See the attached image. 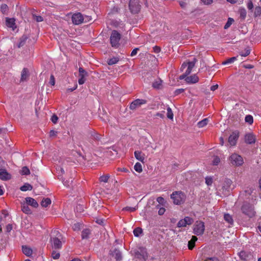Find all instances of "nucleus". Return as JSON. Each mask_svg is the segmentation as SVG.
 Listing matches in <instances>:
<instances>
[{
  "instance_id": "obj_1",
  "label": "nucleus",
  "mask_w": 261,
  "mask_h": 261,
  "mask_svg": "<svg viewBox=\"0 0 261 261\" xmlns=\"http://www.w3.org/2000/svg\"><path fill=\"white\" fill-rule=\"evenodd\" d=\"M240 210L242 213L249 218H252L256 215L254 205L248 202H243Z\"/></svg>"
},
{
  "instance_id": "obj_2",
  "label": "nucleus",
  "mask_w": 261,
  "mask_h": 261,
  "mask_svg": "<svg viewBox=\"0 0 261 261\" xmlns=\"http://www.w3.org/2000/svg\"><path fill=\"white\" fill-rule=\"evenodd\" d=\"M170 198L172 199L174 204L180 205L185 202L186 195L181 191H174L171 194Z\"/></svg>"
},
{
  "instance_id": "obj_3",
  "label": "nucleus",
  "mask_w": 261,
  "mask_h": 261,
  "mask_svg": "<svg viewBox=\"0 0 261 261\" xmlns=\"http://www.w3.org/2000/svg\"><path fill=\"white\" fill-rule=\"evenodd\" d=\"M120 38V34L116 30L113 31L110 37V42L112 46L116 48L118 47L119 45Z\"/></svg>"
},
{
  "instance_id": "obj_4",
  "label": "nucleus",
  "mask_w": 261,
  "mask_h": 261,
  "mask_svg": "<svg viewBox=\"0 0 261 261\" xmlns=\"http://www.w3.org/2000/svg\"><path fill=\"white\" fill-rule=\"evenodd\" d=\"M229 160L231 164L235 166H240L244 163L242 157L236 153L232 154L229 157Z\"/></svg>"
},
{
  "instance_id": "obj_5",
  "label": "nucleus",
  "mask_w": 261,
  "mask_h": 261,
  "mask_svg": "<svg viewBox=\"0 0 261 261\" xmlns=\"http://www.w3.org/2000/svg\"><path fill=\"white\" fill-rule=\"evenodd\" d=\"M129 10L132 13H138L141 9V5L138 0H130L129 3Z\"/></svg>"
},
{
  "instance_id": "obj_6",
  "label": "nucleus",
  "mask_w": 261,
  "mask_h": 261,
  "mask_svg": "<svg viewBox=\"0 0 261 261\" xmlns=\"http://www.w3.org/2000/svg\"><path fill=\"white\" fill-rule=\"evenodd\" d=\"M205 229L204 223L202 221H196L194 227V232L197 236L202 235Z\"/></svg>"
},
{
  "instance_id": "obj_7",
  "label": "nucleus",
  "mask_w": 261,
  "mask_h": 261,
  "mask_svg": "<svg viewBox=\"0 0 261 261\" xmlns=\"http://www.w3.org/2000/svg\"><path fill=\"white\" fill-rule=\"evenodd\" d=\"M197 62V59L195 58H194L193 60L191 61L190 63H189V66L186 69L185 72L182 75H180L179 77V80L185 79L186 80V78L188 76L189 74L192 71L193 68L195 66L196 63Z\"/></svg>"
},
{
  "instance_id": "obj_8",
  "label": "nucleus",
  "mask_w": 261,
  "mask_h": 261,
  "mask_svg": "<svg viewBox=\"0 0 261 261\" xmlns=\"http://www.w3.org/2000/svg\"><path fill=\"white\" fill-rule=\"evenodd\" d=\"M147 103V100L145 99H137L134 100L130 104L129 109L132 110H135L136 109L140 107L141 105L146 104Z\"/></svg>"
},
{
  "instance_id": "obj_9",
  "label": "nucleus",
  "mask_w": 261,
  "mask_h": 261,
  "mask_svg": "<svg viewBox=\"0 0 261 261\" xmlns=\"http://www.w3.org/2000/svg\"><path fill=\"white\" fill-rule=\"evenodd\" d=\"M110 255L114 257L117 261L122 260V256L121 251L116 248L112 247L110 251Z\"/></svg>"
},
{
  "instance_id": "obj_10",
  "label": "nucleus",
  "mask_w": 261,
  "mask_h": 261,
  "mask_svg": "<svg viewBox=\"0 0 261 261\" xmlns=\"http://www.w3.org/2000/svg\"><path fill=\"white\" fill-rule=\"evenodd\" d=\"M232 185V181L231 179L225 178L222 180V190L223 192H227L229 193L231 186Z\"/></svg>"
},
{
  "instance_id": "obj_11",
  "label": "nucleus",
  "mask_w": 261,
  "mask_h": 261,
  "mask_svg": "<svg viewBox=\"0 0 261 261\" xmlns=\"http://www.w3.org/2000/svg\"><path fill=\"white\" fill-rule=\"evenodd\" d=\"M79 79L78 81L80 85H83L86 81V77L88 76V72L82 67L79 69Z\"/></svg>"
},
{
  "instance_id": "obj_12",
  "label": "nucleus",
  "mask_w": 261,
  "mask_h": 261,
  "mask_svg": "<svg viewBox=\"0 0 261 261\" xmlns=\"http://www.w3.org/2000/svg\"><path fill=\"white\" fill-rule=\"evenodd\" d=\"M193 219L189 217H186L184 219L179 221L177 223L178 227H186L187 225H191L193 223Z\"/></svg>"
},
{
  "instance_id": "obj_13",
  "label": "nucleus",
  "mask_w": 261,
  "mask_h": 261,
  "mask_svg": "<svg viewBox=\"0 0 261 261\" xmlns=\"http://www.w3.org/2000/svg\"><path fill=\"white\" fill-rule=\"evenodd\" d=\"M239 137V133L238 131L236 130L233 132L230 135L228 139V142L230 145L234 146L236 144L237 141Z\"/></svg>"
},
{
  "instance_id": "obj_14",
  "label": "nucleus",
  "mask_w": 261,
  "mask_h": 261,
  "mask_svg": "<svg viewBox=\"0 0 261 261\" xmlns=\"http://www.w3.org/2000/svg\"><path fill=\"white\" fill-rule=\"evenodd\" d=\"M59 236L51 237L50 242H51L53 247L56 249H59L62 248V242L59 238Z\"/></svg>"
},
{
  "instance_id": "obj_15",
  "label": "nucleus",
  "mask_w": 261,
  "mask_h": 261,
  "mask_svg": "<svg viewBox=\"0 0 261 261\" xmlns=\"http://www.w3.org/2000/svg\"><path fill=\"white\" fill-rule=\"evenodd\" d=\"M84 19L83 15L80 13L74 14L72 16V22L75 24H81L84 21Z\"/></svg>"
},
{
  "instance_id": "obj_16",
  "label": "nucleus",
  "mask_w": 261,
  "mask_h": 261,
  "mask_svg": "<svg viewBox=\"0 0 261 261\" xmlns=\"http://www.w3.org/2000/svg\"><path fill=\"white\" fill-rule=\"evenodd\" d=\"M255 136L251 133L247 134L245 136V142L247 144H254L255 142Z\"/></svg>"
},
{
  "instance_id": "obj_17",
  "label": "nucleus",
  "mask_w": 261,
  "mask_h": 261,
  "mask_svg": "<svg viewBox=\"0 0 261 261\" xmlns=\"http://www.w3.org/2000/svg\"><path fill=\"white\" fill-rule=\"evenodd\" d=\"M11 178V175L6 170L0 169V179L3 180H8Z\"/></svg>"
},
{
  "instance_id": "obj_18",
  "label": "nucleus",
  "mask_w": 261,
  "mask_h": 261,
  "mask_svg": "<svg viewBox=\"0 0 261 261\" xmlns=\"http://www.w3.org/2000/svg\"><path fill=\"white\" fill-rule=\"evenodd\" d=\"M199 78L196 75L194 74L190 76H187L186 78V81L188 84H195L198 82Z\"/></svg>"
},
{
  "instance_id": "obj_19",
  "label": "nucleus",
  "mask_w": 261,
  "mask_h": 261,
  "mask_svg": "<svg viewBox=\"0 0 261 261\" xmlns=\"http://www.w3.org/2000/svg\"><path fill=\"white\" fill-rule=\"evenodd\" d=\"M26 203L33 207L37 208L38 207V203L35 199L31 197H27L25 198Z\"/></svg>"
},
{
  "instance_id": "obj_20",
  "label": "nucleus",
  "mask_w": 261,
  "mask_h": 261,
  "mask_svg": "<svg viewBox=\"0 0 261 261\" xmlns=\"http://www.w3.org/2000/svg\"><path fill=\"white\" fill-rule=\"evenodd\" d=\"M29 76L30 74L28 69L24 68L21 72L20 81L23 82L26 81Z\"/></svg>"
},
{
  "instance_id": "obj_21",
  "label": "nucleus",
  "mask_w": 261,
  "mask_h": 261,
  "mask_svg": "<svg viewBox=\"0 0 261 261\" xmlns=\"http://www.w3.org/2000/svg\"><path fill=\"white\" fill-rule=\"evenodd\" d=\"M135 156L138 160L144 163L145 160V155L142 154L140 151H135L134 152Z\"/></svg>"
},
{
  "instance_id": "obj_22",
  "label": "nucleus",
  "mask_w": 261,
  "mask_h": 261,
  "mask_svg": "<svg viewBox=\"0 0 261 261\" xmlns=\"http://www.w3.org/2000/svg\"><path fill=\"white\" fill-rule=\"evenodd\" d=\"M197 240L196 236H192V239L188 242V248L189 250H192L195 246V242Z\"/></svg>"
},
{
  "instance_id": "obj_23",
  "label": "nucleus",
  "mask_w": 261,
  "mask_h": 261,
  "mask_svg": "<svg viewBox=\"0 0 261 261\" xmlns=\"http://www.w3.org/2000/svg\"><path fill=\"white\" fill-rule=\"evenodd\" d=\"M6 23L8 27L13 28L15 24V19L14 18H9L7 17L6 20Z\"/></svg>"
},
{
  "instance_id": "obj_24",
  "label": "nucleus",
  "mask_w": 261,
  "mask_h": 261,
  "mask_svg": "<svg viewBox=\"0 0 261 261\" xmlns=\"http://www.w3.org/2000/svg\"><path fill=\"white\" fill-rule=\"evenodd\" d=\"M91 233V230L90 229L87 228L84 229L82 232V239H87L89 238V236Z\"/></svg>"
},
{
  "instance_id": "obj_25",
  "label": "nucleus",
  "mask_w": 261,
  "mask_h": 261,
  "mask_svg": "<svg viewBox=\"0 0 261 261\" xmlns=\"http://www.w3.org/2000/svg\"><path fill=\"white\" fill-rule=\"evenodd\" d=\"M28 205H29L27 203L22 204L21 205V210L23 213L27 214H30L32 213V212Z\"/></svg>"
},
{
  "instance_id": "obj_26",
  "label": "nucleus",
  "mask_w": 261,
  "mask_h": 261,
  "mask_svg": "<svg viewBox=\"0 0 261 261\" xmlns=\"http://www.w3.org/2000/svg\"><path fill=\"white\" fill-rule=\"evenodd\" d=\"M28 38L27 36L25 35H23L22 36H21V37H20L19 39V42L18 44V47L20 48L23 46L25 44Z\"/></svg>"
},
{
  "instance_id": "obj_27",
  "label": "nucleus",
  "mask_w": 261,
  "mask_h": 261,
  "mask_svg": "<svg viewBox=\"0 0 261 261\" xmlns=\"http://www.w3.org/2000/svg\"><path fill=\"white\" fill-rule=\"evenodd\" d=\"M224 219L226 222L230 225H232L233 224V220L232 218V216L229 214H225L224 215Z\"/></svg>"
},
{
  "instance_id": "obj_28",
  "label": "nucleus",
  "mask_w": 261,
  "mask_h": 261,
  "mask_svg": "<svg viewBox=\"0 0 261 261\" xmlns=\"http://www.w3.org/2000/svg\"><path fill=\"white\" fill-rule=\"evenodd\" d=\"M22 252L23 253L27 256H30L32 253V250L26 246H22Z\"/></svg>"
},
{
  "instance_id": "obj_29",
  "label": "nucleus",
  "mask_w": 261,
  "mask_h": 261,
  "mask_svg": "<svg viewBox=\"0 0 261 261\" xmlns=\"http://www.w3.org/2000/svg\"><path fill=\"white\" fill-rule=\"evenodd\" d=\"M51 200L49 198H43L41 202L42 207H46L51 204Z\"/></svg>"
},
{
  "instance_id": "obj_30",
  "label": "nucleus",
  "mask_w": 261,
  "mask_h": 261,
  "mask_svg": "<svg viewBox=\"0 0 261 261\" xmlns=\"http://www.w3.org/2000/svg\"><path fill=\"white\" fill-rule=\"evenodd\" d=\"M33 189V187L28 183H25L21 186L20 188V190L22 191H27L28 190H32Z\"/></svg>"
},
{
  "instance_id": "obj_31",
  "label": "nucleus",
  "mask_w": 261,
  "mask_h": 261,
  "mask_svg": "<svg viewBox=\"0 0 261 261\" xmlns=\"http://www.w3.org/2000/svg\"><path fill=\"white\" fill-rule=\"evenodd\" d=\"M250 52L251 49L250 47H247L244 49V50L240 52V55L243 57H246L250 54Z\"/></svg>"
},
{
  "instance_id": "obj_32",
  "label": "nucleus",
  "mask_w": 261,
  "mask_h": 261,
  "mask_svg": "<svg viewBox=\"0 0 261 261\" xmlns=\"http://www.w3.org/2000/svg\"><path fill=\"white\" fill-rule=\"evenodd\" d=\"M239 13L240 14V18L242 19H245L246 16V10L245 8H240L239 10Z\"/></svg>"
},
{
  "instance_id": "obj_33",
  "label": "nucleus",
  "mask_w": 261,
  "mask_h": 261,
  "mask_svg": "<svg viewBox=\"0 0 261 261\" xmlns=\"http://www.w3.org/2000/svg\"><path fill=\"white\" fill-rule=\"evenodd\" d=\"M109 174H105L100 176L99 178V180L100 182H107L109 179L110 178Z\"/></svg>"
},
{
  "instance_id": "obj_34",
  "label": "nucleus",
  "mask_w": 261,
  "mask_h": 261,
  "mask_svg": "<svg viewBox=\"0 0 261 261\" xmlns=\"http://www.w3.org/2000/svg\"><path fill=\"white\" fill-rule=\"evenodd\" d=\"M208 122V118H204L202 120L198 122L197 126H198V127H200V128L203 127L207 124Z\"/></svg>"
},
{
  "instance_id": "obj_35",
  "label": "nucleus",
  "mask_w": 261,
  "mask_h": 261,
  "mask_svg": "<svg viewBox=\"0 0 261 261\" xmlns=\"http://www.w3.org/2000/svg\"><path fill=\"white\" fill-rule=\"evenodd\" d=\"M133 233L135 237H139L143 233V230L141 227H137L134 229Z\"/></svg>"
},
{
  "instance_id": "obj_36",
  "label": "nucleus",
  "mask_w": 261,
  "mask_h": 261,
  "mask_svg": "<svg viewBox=\"0 0 261 261\" xmlns=\"http://www.w3.org/2000/svg\"><path fill=\"white\" fill-rule=\"evenodd\" d=\"M249 254L245 251H242L239 253V256L242 260H246Z\"/></svg>"
},
{
  "instance_id": "obj_37",
  "label": "nucleus",
  "mask_w": 261,
  "mask_h": 261,
  "mask_svg": "<svg viewBox=\"0 0 261 261\" xmlns=\"http://www.w3.org/2000/svg\"><path fill=\"white\" fill-rule=\"evenodd\" d=\"M119 58L117 57H113L110 59H109L108 61V64L109 65H112L115 64H116L119 61Z\"/></svg>"
},
{
  "instance_id": "obj_38",
  "label": "nucleus",
  "mask_w": 261,
  "mask_h": 261,
  "mask_svg": "<svg viewBox=\"0 0 261 261\" xmlns=\"http://www.w3.org/2000/svg\"><path fill=\"white\" fill-rule=\"evenodd\" d=\"M20 173L22 175H27L30 174V171L27 166H24L22 168V169L20 171Z\"/></svg>"
},
{
  "instance_id": "obj_39",
  "label": "nucleus",
  "mask_w": 261,
  "mask_h": 261,
  "mask_svg": "<svg viewBox=\"0 0 261 261\" xmlns=\"http://www.w3.org/2000/svg\"><path fill=\"white\" fill-rule=\"evenodd\" d=\"M236 60H237V57H233L229 58V59H227L226 60L223 61L222 64L223 65L231 64V63H233Z\"/></svg>"
},
{
  "instance_id": "obj_40",
  "label": "nucleus",
  "mask_w": 261,
  "mask_h": 261,
  "mask_svg": "<svg viewBox=\"0 0 261 261\" xmlns=\"http://www.w3.org/2000/svg\"><path fill=\"white\" fill-rule=\"evenodd\" d=\"M245 120L246 122L249 123V124H252L253 122V118L252 116L248 115L246 116Z\"/></svg>"
},
{
  "instance_id": "obj_41",
  "label": "nucleus",
  "mask_w": 261,
  "mask_h": 261,
  "mask_svg": "<svg viewBox=\"0 0 261 261\" xmlns=\"http://www.w3.org/2000/svg\"><path fill=\"white\" fill-rule=\"evenodd\" d=\"M261 15V7H256L254 12V16L256 17Z\"/></svg>"
},
{
  "instance_id": "obj_42",
  "label": "nucleus",
  "mask_w": 261,
  "mask_h": 261,
  "mask_svg": "<svg viewBox=\"0 0 261 261\" xmlns=\"http://www.w3.org/2000/svg\"><path fill=\"white\" fill-rule=\"evenodd\" d=\"M156 201L158 202V203L163 205L165 206L166 204L167 203V201L164 199V198L162 197H158L156 199Z\"/></svg>"
},
{
  "instance_id": "obj_43",
  "label": "nucleus",
  "mask_w": 261,
  "mask_h": 261,
  "mask_svg": "<svg viewBox=\"0 0 261 261\" xmlns=\"http://www.w3.org/2000/svg\"><path fill=\"white\" fill-rule=\"evenodd\" d=\"M134 169L137 172L139 173H140L142 171V165L140 163H137L135 164Z\"/></svg>"
},
{
  "instance_id": "obj_44",
  "label": "nucleus",
  "mask_w": 261,
  "mask_h": 261,
  "mask_svg": "<svg viewBox=\"0 0 261 261\" xmlns=\"http://www.w3.org/2000/svg\"><path fill=\"white\" fill-rule=\"evenodd\" d=\"M8 7L6 4H3L1 7V11L3 14H7Z\"/></svg>"
},
{
  "instance_id": "obj_45",
  "label": "nucleus",
  "mask_w": 261,
  "mask_h": 261,
  "mask_svg": "<svg viewBox=\"0 0 261 261\" xmlns=\"http://www.w3.org/2000/svg\"><path fill=\"white\" fill-rule=\"evenodd\" d=\"M82 224L80 223H74L72 226V228L74 231H79L81 229Z\"/></svg>"
},
{
  "instance_id": "obj_46",
  "label": "nucleus",
  "mask_w": 261,
  "mask_h": 261,
  "mask_svg": "<svg viewBox=\"0 0 261 261\" xmlns=\"http://www.w3.org/2000/svg\"><path fill=\"white\" fill-rule=\"evenodd\" d=\"M167 116L170 119H173V114L171 110V109L170 107H168L167 109Z\"/></svg>"
},
{
  "instance_id": "obj_47",
  "label": "nucleus",
  "mask_w": 261,
  "mask_h": 261,
  "mask_svg": "<svg viewBox=\"0 0 261 261\" xmlns=\"http://www.w3.org/2000/svg\"><path fill=\"white\" fill-rule=\"evenodd\" d=\"M234 21V20L233 18H229L227 20V22L226 23V24H225L224 25V29H228L229 27H230V26L231 25V24H232V23Z\"/></svg>"
},
{
  "instance_id": "obj_48",
  "label": "nucleus",
  "mask_w": 261,
  "mask_h": 261,
  "mask_svg": "<svg viewBox=\"0 0 261 261\" xmlns=\"http://www.w3.org/2000/svg\"><path fill=\"white\" fill-rule=\"evenodd\" d=\"M51 256L54 259H57L59 258L60 254L59 252H56V251H54L52 252Z\"/></svg>"
},
{
  "instance_id": "obj_49",
  "label": "nucleus",
  "mask_w": 261,
  "mask_h": 261,
  "mask_svg": "<svg viewBox=\"0 0 261 261\" xmlns=\"http://www.w3.org/2000/svg\"><path fill=\"white\" fill-rule=\"evenodd\" d=\"M137 210V208L136 207H129V206H126L123 208V211H129V212H134Z\"/></svg>"
},
{
  "instance_id": "obj_50",
  "label": "nucleus",
  "mask_w": 261,
  "mask_h": 261,
  "mask_svg": "<svg viewBox=\"0 0 261 261\" xmlns=\"http://www.w3.org/2000/svg\"><path fill=\"white\" fill-rule=\"evenodd\" d=\"M59 118L57 115L54 114L51 117V120L54 124H56Z\"/></svg>"
},
{
  "instance_id": "obj_51",
  "label": "nucleus",
  "mask_w": 261,
  "mask_h": 261,
  "mask_svg": "<svg viewBox=\"0 0 261 261\" xmlns=\"http://www.w3.org/2000/svg\"><path fill=\"white\" fill-rule=\"evenodd\" d=\"M205 183L208 186H211L212 185V183H213V179H212V178L211 177H206L205 178Z\"/></svg>"
},
{
  "instance_id": "obj_52",
  "label": "nucleus",
  "mask_w": 261,
  "mask_h": 261,
  "mask_svg": "<svg viewBox=\"0 0 261 261\" xmlns=\"http://www.w3.org/2000/svg\"><path fill=\"white\" fill-rule=\"evenodd\" d=\"M190 62H190V61L187 62H184L181 66L180 70L182 71H183L185 68H187L189 66V63Z\"/></svg>"
},
{
  "instance_id": "obj_53",
  "label": "nucleus",
  "mask_w": 261,
  "mask_h": 261,
  "mask_svg": "<svg viewBox=\"0 0 261 261\" xmlns=\"http://www.w3.org/2000/svg\"><path fill=\"white\" fill-rule=\"evenodd\" d=\"M93 138L95 140H99L100 138V135L94 132L93 134L91 135Z\"/></svg>"
},
{
  "instance_id": "obj_54",
  "label": "nucleus",
  "mask_w": 261,
  "mask_h": 261,
  "mask_svg": "<svg viewBox=\"0 0 261 261\" xmlns=\"http://www.w3.org/2000/svg\"><path fill=\"white\" fill-rule=\"evenodd\" d=\"M220 162V159L218 156H215L213 160V165H217Z\"/></svg>"
},
{
  "instance_id": "obj_55",
  "label": "nucleus",
  "mask_w": 261,
  "mask_h": 261,
  "mask_svg": "<svg viewBox=\"0 0 261 261\" xmlns=\"http://www.w3.org/2000/svg\"><path fill=\"white\" fill-rule=\"evenodd\" d=\"M33 17L37 22H41L43 20L42 17L41 16H36L34 15Z\"/></svg>"
},
{
  "instance_id": "obj_56",
  "label": "nucleus",
  "mask_w": 261,
  "mask_h": 261,
  "mask_svg": "<svg viewBox=\"0 0 261 261\" xmlns=\"http://www.w3.org/2000/svg\"><path fill=\"white\" fill-rule=\"evenodd\" d=\"M49 84L54 86L55 84V79L54 77V76L53 75H51L49 79Z\"/></svg>"
},
{
  "instance_id": "obj_57",
  "label": "nucleus",
  "mask_w": 261,
  "mask_h": 261,
  "mask_svg": "<svg viewBox=\"0 0 261 261\" xmlns=\"http://www.w3.org/2000/svg\"><path fill=\"white\" fill-rule=\"evenodd\" d=\"M12 229H13L12 224H9L6 226V231L7 232H10Z\"/></svg>"
},
{
  "instance_id": "obj_58",
  "label": "nucleus",
  "mask_w": 261,
  "mask_h": 261,
  "mask_svg": "<svg viewBox=\"0 0 261 261\" xmlns=\"http://www.w3.org/2000/svg\"><path fill=\"white\" fill-rule=\"evenodd\" d=\"M72 182V180H66V181L63 180V184L66 187H69L70 185L71 184Z\"/></svg>"
},
{
  "instance_id": "obj_59",
  "label": "nucleus",
  "mask_w": 261,
  "mask_h": 261,
  "mask_svg": "<svg viewBox=\"0 0 261 261\" xmlns=\"http://www.w3.org/2000/svg\"><path fill=\"white\" fill-rule=\"evenodd\" d=\"M184 91H185V89H178L175 91L174 94L176 95H177L182 93L183 92H184Z\"/></svg>"
},
{
  "instance_id": "obj_60",
  "label": "nucleus",
  "mask_w": 261,
  "mask_h": 261,
  "mask_svg": "<svg viewBox=\"0 0 261 261\" xmlns=\"http://www.w3.org/2000/svg\"><path fill=\"white\" fill-rule=\"evenodd\" d=\"M247 8L249 10H252L253 8V5L251 1H249L247 4Z\"/></svg>"
},
{
  "instance_id": "obj_61",
  "label": "nucleus",
  "mask_w": 261,
  "mask_h": 261,
  "mask_svg": "<svg viewBox=\"0 0 261 261\" xmlns=\"http://www.w3.org/2000/svg\"><path fill=\"white\" fill-rule=\"evenodd\" d=\"M5 165V162L3 160L2 158L0 156V169L4 168Z\"/></svg>"
},
{
  "instance_id": "obj_62",
  "label": "nucleus",
  "mask_w": 261,
  "mask_h": 261,
  "mask_svg": "<svg viewBox=\"0 0 261 261\" xmlns=\"http://www.w3.org/2000/svg\"><path fill=\"white\" fill-rule=\"evenodd\" d=\"M139 50V48H135V49H134L133 50V51H132L131 53V54H130V56L132 57H133L134 56H135L137 53V51Z\"/></svg>"
},
{
  "instance_id": "obj_63",
  "label": "nucleus",
  "mask_w": 261,
  "mask_h": 261,
  "mask_svg": "<svg viewBox=\"0 0 261 261\" xmlns=\"http://www.w3.org/2000/svg\"><path fill=\"white\" fill-rule=\"evenodd\" d=\"M161 85V83L160 82H154L153 84H152V86L154 88H160V86Z\"/></svg>"
},
{
  "instance_id": "obj_64",
  "label": "nucleus",
  "mask_w": 261,
  "mask_h": 261,
  "mask_svg": "<svg viewBox=\"0 0 261 261\" xmlns=\"http://www.w3.org/2000/svg\"><path fill=\"white\" fill-rule=\"evenodd\" d=\"M58 134V132L57 131H55L54 130H51L49 132V136L50 137H54L56 136Z\"/></svg>"
}]
</instances>
